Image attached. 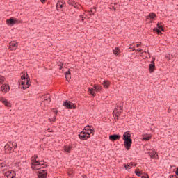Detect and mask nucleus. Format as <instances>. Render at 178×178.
<instances>
[{"mask_svg": "<svg viewBox=\"0 0 178 178\" xmlns=\"http://www.w3.org/2000/svg\"><path fill=\"white\" fill-rule=\"evenodd\" d=\"M38 159V156L34 155L31 157L32 163H31V168L33 170H39V169H41V166L44 165L43 161H40Z\"/></svg>", "mask_w": 178, "mask_h": 178, "instance_id": "obj_1", "label": "nucleus"}, {"mask_svg": "<svg viewBox=\"0 0 178 178\" xmlns=\"http://www.w3.org/2000/svg\"><path fill=\"white\" fill-rule=\"evenodd\" d=\"M29 76L26 74H26H24L22 76H21V86L23 88V90H26V88H29L30 87V77L27 76Z\"/></svg>", "mask_w": 178, "mask_h": 178, "instance_id": "obj_2", "label": "nucleus"}, {"mask_svg": "<svg viewBox=\"0 0 178 178\" xmlns=\"http://www.w3.org/2000/svg\"><path fill=\"white\" fill-rule=\"evenodd\" d=\"M63 105L65 109H76V106L74 105V104L68 102L67 100H65L64 102Z\"/></svg>", "mask_w": 178, "mask_h": 178, "instance_id": "obj_3", "label": "nucleus"}, {"mask_svg": "<svg viewBox=\"0 0 178 178\" xmlns=\"http://www.w3.org/2000/svg\"><path fill=\"white\" fill-rule=\"evenodd\" d=\"M90 137V134L88 133L85 132L84 131H81L79 134V138H80V140H88Z\"/></svg>", "mask_w": 178, "mask_h": 178, "instance_id": "obj_4", "label": "nucleus"}, {"mask_svg": "<svg viewBox=\"0 0 178 178\" xmlns=\"http://www.w3.org/2000/svg\"><path fill=\"white\" fill-rule=\"evenodd\" d=\"M83 130H85L84 131L85 133H88L90 137H91V134L92 136H94V133L95 132V131L94 130V128H92L91 126L90 125L85 127Z\"/></svg>", "mask_w": 178, "mask_h": 178, "instance_id": "obj_5", "label": "nucleus"}, {"mask_svg": "<svg viewBox=\"0 0 178 178\" xmlns=\"http://www.w3.org/2000/svg\"><path fill=\"white\" fill-rule=\"evenodd\" d=\"M149 70L150 73H153L155 70V58L152 57L150 64L149 65Z\"/></svg>", "mask_w": 178, "mask_h": 178, "instance_id": "obj_6", "label": "nucleus"}, {"mask_svg": "<svg viewBox=\"0 0 178 178\" xmlns=\"http://www.w3.org/2000/svg\"><path fill=\"white\" fill-rule=\"evenodd\" d=\"M124 147L127 151H129V149H130V147H131L133 140L131 139H127V140H124Z\"/></svg>", "mask_w": 178, "mask_h": 178, "instance_id": "obj_7", "label": "nucleus"}, {"mask_svg": "<svg viewBox=\"0 0 178 178\" xmlns=\"http://www.w3.org/2000/svg\"><path fill=\"white\" fill-rule=\"evenodd\" d=\"M6 154H12L15 151V149L9 145V143H7L4 147Z\"/></svg>", "mask_w": 178, "mask_h": 178, "instance_id": "obj_8", "label": "nucleus"}, {"mask_svg": "<svg viewBox=\"0 0 178 178\" xmlns=\"http://www.w3.org/2000/svg\"><path fill=\"white\" fill-rule=\"evenodd\" d=\"M19 47V43L15 42H11L9 43V49L10 51H15V49H17V47Z\"/></svg>", "mask_w": 178, "mask_h": 178, "instance_id": "obj_9", "label": "nucleus"}, {"mask_svg": "<svg viewBox=\"0 0 178 178\" xmlns=\"http://www.w3.org/2000/svg\"><path fill=\"white\" fill-rule=\"evenodd\" d=\"M148 155L152 159H158V153L155 150L148 152Z\"/></svg>", "mask_w": 178, "mask_h": 178, "instance_id": "obj_10", "label": "nucleus"}, {"mask_svg": "<svg viewBox=\"0 0 178 178\" xmlns=\"http://www.w3.org/2000/svg\"><path fill=\"white\" fill-rule=\"evenodd\" d=\"M38 176L39 178H47L48 173H47V171L45 170H40L38 172Z\"/></svg>", "mask_w": 178, "mask_h": 178, "instance_id": "obj_11", "label": "nucleus"}, {"mask_svg": "<svg viewBox=\"0 0 178 178\" xmlns=\"http://www.w3.org/2000/svg\"><path fill=\"white\" fill-rule=\"evenodd\" d=\"M109 140L111 141H118V140H120V136L118 134L110 135Z\"/></svg>", "mask_w": 178, "mask_h": 178, "instance_id": "obj_12", "label": "nucleus"}, {"mask_svg": "<svg viewBox=\"0 0 178 178\" xmlns=\"http://www.w3.org/2000/svg\"><path fill=\"white\" fill-rule=\"evenodd\" d=\"M0 101L1 102H2V104H3L6 106H8V107H10L12 106V104H10V102H9V101H8V99L3 98V97H1L0 98Z\"/></svg>", "mask_w": 178, "mask_h": 178, "instance_id": "obj_13", "label": "nucleus"}, {"mask_svg": "<svg viewBox=\"0 0 178 178\" xmlns=\"http://www.w3.org/2000/svg\"><path fill=\"white\" fill-rule=\"evenodd\" d=\"M9 90H10V88L9 87V85H3L1 87V91H2V92H8V91H9Z\"/></svg>", "mask_w": 178, "mask_h": 178, "instance_id": "obj_14", "label": "nucleus"}, {"mask_svg": "<svg viewBox=\"0 0 178 178\" xmlns=\"http://www.w3.org/2000/svg\"><path fill=\"white\" fill-rule=\"evenodd\" d=\"M16 177V172L15 171H8L6 178H15Z\"/></svg>", "mask_w": 178, "mask_h": 178, "instance_id": "obj_15", "label": "nucleus"}, {"mask_svg": "<svg viewBox=\"0 0 178 178\" xmlns=\"http://www.w3.org/2000/svg\"><path fill=\"white\" fill-rule=\"evenodd\" d=\"M6 22L8 24H11L12 26H13V24H16V23H17V19H14L13 17H11L7 19Z\"/></svg>", "mask_w": 178, "mask_h": 178, "instance_id": "obj_16", "label": "nucleus"}, {"mask_svg": "<svg viewBox=\"0 0 178 178\" xmlns=\"http://www.w3.org/2000/svg\"><path fill=\"white\" fill-rule=\"evenodd\" d=\"M120 113H122V110H120V111H118V108H115V110L113 111V115L115 116V119L118 120Z\"/></svg>", "mask_w": 178, "mask_h": 178, "instance_id": "obj_17", "label": "nucleus"}, {"mask_svg": "<svg viewBox=\"0 0 178 178\" xmlns=\"http://www.w3.org/2000/svg\"><path fill=\"white\" fill-rule=\"evenodd\" d=\"M42 99L44 100V104H49V102H51V97L49 95H43Z\"/></svg>", "mask_w": 178, "mask_h": 178, "instance_id": "obj_18", "label": "nucleus"}, {"mask_svg": "<svg viewBox=\"0 0 178 178\" xmlns=\"http://www.w3.org/2000/svg\"><path fill=\"white\" fill-rule=\"evenodd\" d=\"M131 139V134L129 131H127L123 134V140H130Z\"/></svg>", "mask_w": 178, "mask_h": 178, "instance_id": "obj_19", "label": "nucleus"}, {"mask_svg": "<svg viewBox=\"0 0 178 178\" xmlns=\"http://www.w3.org/2000/svg\"><path fill=\"white\" fill-rule=\"evenodd\" d=\"M67 3L74 8H77L79 6V3L72 0H68Z\"/></svg>", "mask_w": 178, "mask_h": 178, "instance_id": "obj_20", "label": "nucleus"}, {"mask_svg": "<svg viewBox=\"0 0 178 178\" xmlns=\"http://www.w3.org/2000/svg\"><path fill=\"white\" fill-rule=\"evenodd\" d=\"M52 112H55L56 115L54 116V118H50V119H49V121H50L51 123H54V122H56V115H58V111H56V109L53 108Z\"/></svg>", "mask_w": 178, "mask_h": 178, "instance_id": "obj_21", "label": "nucleus"}, {"mask_svg": "<svg viewBox=\"0 0 178 178\" xmlns=\"http://www.w3.org/2000/svg\"><path fill=\"white\" fill-rule=\"evenodd\" d=\"M151 137H152L151 136V134L143 135V138L142 140L143 141H149V140H151Z\"/></svg>", "mask_w": 178, "mask_h": 178, "instance_id": "obj_22", "label": "nucleus"}, {"mask_svg": "<svg viewBox=\"0 0 178 178\" xmlns=\"http://www.w3.org/2000/svg\"><path fill=\"white\" fill-rule=\"evenodd\" d=\"M65 2L59 1L56 4L57 9H62L63 8Z\"/></svg>", "mask_w": 178, "mask_h": 178, "instance_id": "obj_23", "label": "nucleus"}, {"mask_svg": "<svg viewBox=\"0 0 178 178\" xmlns=\"http://www.w3.org/2000/svg\"><path fill=\"white\" fill-rule=\"evenodd\" d=\"M72 148H73L72 146H70V145H65L64 147V151L65 152H68V153H70L72 152Z\"/></svg>", "mask_w": 178, "mask_h": 178, "instance_id": "obj_24", "label": "nucleus"}, {"mask_svg": "<svg viewBox=\"0 0 178 178\" xmlns=\"http://www.w3.org/2000/svg\"><path fill=\"white\" fill-rule=\"evenodd\" d=\"M8 144H9V146L12 147L14 149L17 148V143H16V142H8Z\"/></svg>", "mask_w": 178, "mask_h": 178, "instance_id": "obj_25", "label": "nucleus"}, {"mask_svg": "<svg viewBox=\"0 0 178 178\" xmlns=\"http://www.w3.org/2000/svg\"><path fill=\"white\" fill-rule=\"evenodd\" d=\"M155 17H156V15H155L154 13H152L147 17V19L149 20L151 19H155Z\"/></svg>", "mask_w": 178, "mask_h": 178, "instance_id": "obj_26", "label": "nucleus"}, {"mask_svg": "<svg viewBox=\"0 0 178 178\" xmlns=\"http://www.w3.org/2000/svg\"><path fill=\"white\" fill-rule=\"evenodd\" d=\"M113 52L114 54V55H120V49H119V47H116L115 49L113 50Z\"/></svg>", "mask_w": 178, "mask_h": 178, "instance_id": "obj_27", "label": "nucleus"}, {"mask_svg": "<svg viewBox=\"0 0 178 178\" xmlns=\"http://www.w3.org/2000/svg\"><path fill=\"white\" fill-rule=\"evenodd\" d=\"M110 85H111V82L109 81H103V86L106 88H108Z\"/></svg>", "mask_w": 178, "mask_h": 178, "instance_id": "obj_28", "label": "nucleus"}, {"mask_svg": "<svg viewBox=\"0 0 178 178\" xmlns=\"http://www.w3.org/2000/svg\"><path fill=\"white\" fill-rule=\"evenodd\" d=\"M70 71H67L65 72V79L67 80V81H69V80H70Z\"/></svg>", "mask_w": 178, "mask_h": 178, "instance_id": "obj_29", "label": "nucleus"}, {"mask_svg": "<svg viewBox=\"0 0 178 178\" xmlns=\"http://www.w3.org/2000/svg\"><path fill=\"white\" fill-rule=\"evenodd\" d=\"M93 88L96 90L97 92L99 91L100 90H102V87L99 85H94Z\"/></svg>", "mask_w": 178, "mask_h": 178, "instance_id": "obj_30", "label": "nucleus"}, {"mask_svg": "<svg viewBox=\"0 0 178 178\" xmlns=\"http://www.w3.org/2000/svg\"><path fill=\"white\" fill-rule=\"evenodd\" d=\"M89 92L90 94H91V95H92L93 97H95V93H94V89L89 88Z\"/></svg>", "mask_w": 178, "mask_h": 178, "instance_id": "obj_31", "label": "nucleus"}, {"mask_svg": "<svg viewBox=\"0 0 178 178\" xmlns=\"http://www.w3.org/2000/svg\"><path fill=\"white\" fill-rule=\"evenodd\" d=\"M154 31H156L158 34H162V31H161L158 28H154Z\"/></svg>", "mask_w": 178, "mask_h": 178, "instance_id": "obj_32", "label": "nucleus"}, {"mask_svg": "<svg viewBox=\"0 0 178 178\" xmlns=\"http://www.w3.org/2000/svg\"><path fill=\"white\" fill-rule=\"evenodd\" d=\"M157 27H158V29H159V30H161L162 31H163V26H162V25H161V24L158 23Z\"/></svg>", "mask_w": 178, "mask_h": 178, "instance_id": "obj_33", "label": "nucleus"}, {"mask_svg": "<svg viewBox=\"0 0 178 178\" xmlns=\"http://www.w3.org/2000/svg\"><path fill=\"white\" fill-rule=\"evenodd\" d=\"M3 81H5V77L0 76V86L3 83Z\"/></svg>", "mask_w": 178, "mask_h": 178, "instance_id": "obj_34", "label": "nucleus"}, {"mask_svg": "<svg viewBox=\"0 0 178 178\" xmlns=\"http://www.w3.org/2000/svg\"><path fill=\"white\" fill-rule=\"evenodd\" d=\"M135 174L136 175V176H138L139 177L140 176H141V172L137 171V170H135Z\"/></svg>", "mask_w": 178, "mask_h": 178, "instance_id": "obj_35", "label": "nucleus"}, {"mask_svg": "<svg viewBox=\"0 0 178 178\" xmlns=\"http://www.w3.org/2000/svg\"><path fill=\"white\" fill-rule=\"evenodd\" d=\"M125 169H131V165H128V164H124Z\"/></svg>", "mask_w": 178, "mask_h": 178, "instance_id": "obj_36", "label": "nucleus"}, {"mask_svg": "<svg viewBox=\"0 0 178 178\" xmlns=\"http://www.w3.org/2000/svg\"><path fill=\"white\" fill-rule=\"evenodd\" d=\"M165 58L168 59V60H170V54H166Z\"/></svg>", "mask_w": 178, "mask_h": 178, "instance_id": "obj_37", "label": "nucleus"}, {"mask_svg": "<svg viewBox=\"0 0 178 178\" xmlns=\"http://www.w3.org/2000/svg\"><path fill=\"white\" fill-rule=\"evenodd\" d=\"M129 49H132V51H135L136 50V48L134 47V46H133V47H129Z\"/></svg>", "mask_w": 178, "mask_h": 178, "instance_id": "obj_38", "label": "nucleus"}, {"mask_svg": "<svg viewBox=\"0 0 178 178\" xmlns=\"http://www.w3.org/2000/svg\"><path fill=\"white\" fill-rule=\"evenodd\" d=\"M117 109H120V111H122V109H123V107L121 106H119L117 107Z\"/></svg>", "mask_w": 178, "mask_h": 178, "instance_id": "obj_39", "label": "nucleus"}, {"mask_svg": "<svg viewBox=\"0 0 178 178\" xmlns=\"http://www.w3.org/2000/svg\"><path fill=\"white\" fill-rule=\"evenodd\" d=\"M80 17L81 19V22H83L84 21V15H80Z\"/></svg>", "mask_w": 178, "mask_h": 178, "instance_id": "obj_40", "label": "nucleus"}, {"mask_svg": "<svg viewBox=\"0 0 178 178\" xmlns=\"http://www.w3.org/2000/svg\"><path fill=\"white\" fill-rule=\"evenodd\" d=\"M59 66H60L59 70H62V69H63V64H61V65H60Z\"/></svg>", "mask_w": 178, "mask_h": 178, "instance_id": "obj_41", "label": "nucleus"}, {"mask_svg": "<svg viewBox=\"0 0 178 178\" xmlns=\"http://www.w3.org/2000/svg\"><path fill=\"white\" fill-rule=\"evenodd\" d=\"M92 15H94V13H92V11L90 12V16H92Z\"/></svg>", "mask_w": 178, "mask_h": 178, "instance_id": "obj_42", "label": "nucleus"}, {"mask_svg": "<svg viewBox=\"0 0 178 178\" xmlns=\"http://www.w3.org/2000/svg\"><path fill=\"white\" fill-rule=\"evenodd\" d=\"M141 177L142 178H149V177H148V175H147V176H142Z\"/></svg>", "mask_w": 178, "mask_h": 178, "instance_id": "obj_43", "label": "nucleus"}, {"mask_svg": "<svg viewBox=\"0 0 178 178\" xmlns=\"http://www.w3.org/2000/svg\"><path fill=\"white\" fill-rule=\"evenodd\" d=\"M40 2H42V3H45V0H40Z\"/></svg>", "mask_w": 178, "mask_h": 178, "instance_id": "obj_44", "label": "nucleus"}, {"mask_svg": "<svg viewBox=\"0 0 178 178\" xmlns=\"http://www.w3.org/2000/svg\"><path fill=\"white\" fill-rule=\"evenodd\" d=\"M138 52H143V49H138Z\"/></svg>", "mask_w": 178, "mask_h": 178, "instance_id": "obj_45", "label": "nucleus"}, {"mask_svg": "<svg viewBox=\"0 0 178 178\" xmlns=\"http://www.w3.org/2000/svg\"><path fill=\"white\" fill-rule=\"evenodd\" d=\"M170 178H177V177H176V175H175V176H172V177H170Z\"/></svg>", "mask_w": 178, "mask_h": 178, "instance_id": "obj_46", "label": "nucleus"}, {"mask_svg": "<svg viewBox=\"0 0 178 178\" xmlns=\"http://www.w3.org/2000/svg\"><path fill=\"white\" fill-rule=\"evenodd\" d=\"M140 45H141V44H136V47H140Z\"/></svg>", "mask_w": 178, "mask_h": 178, "instance_id": "obj_47", "label": "nucleus"}, {"mask_svg": "<svg viewBox=\"0 0 178 178\" xmlns=\"http://www.w3.org/2000/svg\"><path fill=\"white\" fill-rule=\"evenodd\" d=\"M114 10H116V8H114Z\"/></svg>", "mask_w": 178, "mask_h": 178, "instance_id": "obj_48", "label": "nucleus"}, {"mask_svg": "<svg viewBox=\"0 0 178 178\" xmlns=\"http://www.w3.org/2000/svg\"><path fill=\"white\" fill-rule=\"evenodd\" d=\"M177 176H178V175Z\"/></svg>", "mask_w": 178, "mask_h": 178, "instance_id": "obj_49", "label": "nucleus"}]
</instances>
